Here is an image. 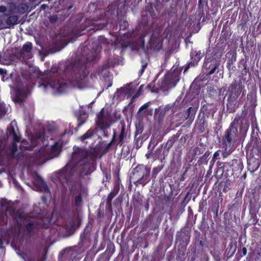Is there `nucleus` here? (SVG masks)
<instances>
[{"instance_id": "nucleus-19", "label": "nucleus", "mask_w": 261, "mask_h": 261, "mask_svg": "<svg viewBox=\"0 0 261 261\" xmlns=\"http://www.w3.org/2000/svg\"><path fill=\"white\" fill-rule=\"evenodd\" d=\"M259 167V160L255 158H251L248 160V170L251 172H255Z\"/></svg>"}, {"instance_id": "nucleus-24", "label": "nucleus", "mask_w": 261, "mask_h": 261, "mask_svg": "<svg viewBox=\"0 0 261 261\" xmlns=\"http://www.w3.org/2000/svg\"><path fill=\"white\" fill-rule=\"evenodd\" d=\"M65 232L67 236L69 237L72 235L75 230V222L74 221H72L70 222L69 225H66L65 226Z\"/></svg>"}, {"instance_id": "nucleus-36", "label": "nucleus", "mask_w": 261, "mask_h": 261, "mask_svg": "<svg viewBox=\"0 0 261 261\" xmlns=\"http://www.w3.org/2000/svg\"><path fill=\"white\" fill-rule=\"evenodd\" d=\"M95 23L93 20L87 19L85 21V24L84 25V27L79 33H77L76 36H80L83 34V33H82V31L86 30L87 28L94 25Z\"/></svg>"}, {"instance_id": "nucleus-30", "label": "nucleus", "mask_w": 261, "mask_h": 261, "mask_svg": "<svg viewBox=\"0 0 261 261\" xmlns=\"http://www.w3.org/2000/svg\"><path fill=\"white\" fill-rule=\"evenodd\" d=\"M1 205L3 207H5L6 212H10L13 211V207L11 204L10 201H8L6 199H2L1 200Z\"/></svg>"}, {"instance_id": "nucleus-9", "label": "nucleus", "mask_w": 261, "mask_h": 261, "mask_svg": "<svg viewBox=\"0 0 261 261\" xmlns=\"http://www.w3.org/2000/svg\"><path fill=\"white\" fill-rule=\"evenodd\" d=\"M71 176V169H69L68 165H66L61 170L56 173L55 180L57 184H59L63 187L68 186Z\"/></svg>"}, {"instance_id": "nucleus-16", "label": "nucleus", "mask_w": 261, "mask_h": 261, "mask_svg": "<svg viewBox=\"0 0 261 261\" xmlns=\"http://www.w3.org/2000/svg\"><path fill=\"white\" fill-rule=\"evenodd\" d=\"M150 48L154 50H159L162 48L163 42L161 38L152 35L149 42Z\"/></svg>"}, {"instance_id": "nucleus-32", "label": "nucleus", "mask_w": 261, "mask_h": 261, "mask_svg": "<svg viewBox=\"0 0 261 261\" xmlns=\"http://www.w3.org/2000/svg\"><path fill=\"white\" fill-rule=\"evenodd\" d=\"M239 120H240V117H236L234 118L233 120L230 124L228 128L235 130V131H238V126L239 125Z\"/></svg>"}, {"instance_id": "nucleus-44", "label": "nucleus", "mask_w": 261, "mask_h": 261, "mask_svg": "<svg viewBox=\"0 0 261 261\" xmlns=\"http://www.w3.org/2000/svg\"><path fill=\"white\" fill-rule=\"evenodd\" d=\"M115 138H116V131H115V130H114V134H113V137H112L111 141L106 145V146L105 148V152L108 151L110 150L112 144L115 143Z\"/></svg>"}, {"instance_id": "nucleus-52", "label": "nucleus", "mask_w": 261, "mask_h": 261, "mask_svg": "<svg viewBox=\"0 0 261 261\" xmlns=\"http://www.w3.org/2000/svg\"><path fill=\"white\" fill-rule=\"evenodd\" d=\"M247 99L248 100H250L251 103H253L254 101V95L253 93L251 92H249L247 95Z\"/></svg>"}, {"instance_id": "nucleus-50", "label": "nucleus", "mask_w": 261, "mask_h": 261, "mask_svg": "<svg viewBox=\"0 0 261 261\" xmlns=\"http://www.w3.org/2000/svg\"><path fill=\"white\" fill-rule=\"evenodd\" d=\"M236 57L233 58L232 57L230 59H228L227 61V68L230 70L231 66L233 65V64L236 62Z\"/></svg>"}, {"instance_id": "nucleus-29", "label": "nucleus", "mask_w": 261, "mask_h": 261, "mask_svg": "<svg viewBox=\"0 0 261 261\" xmlns=\"http://www.w3.org/2000/svg\"><path fill=\"white\" fill-rule=\"evenodd\" d=\"M9 135L12 136L13 137V142L17 143V142H20V137L16 134L14 128L12 126L9 130Z\"/></svg>"}, {"instance_id": "nucleus-33", "label": "nucleus", "mask_w": 261, "mask_h": 261, "mask_svg": "<svg viewBox=\"0 0 261 261\" xmlns=\"http://www.w3.org/2000/svg\"><path fill=\"white\" fill-rule=\"evenodd\" d=\"M142 199L139 193L133 196V203L134 206H138L141 204Z\"/></svg>"}, {"instance_id": "nucleus-35", "label": "nucleus", "mask_w": 261, "mask_h": 261, "mask_svg": "<svg viewBox=\"0 0 261 261\" xmlns=\"http://www.w3.org/2000/svg\"><path fill=\"white\" fill-rule=\"evenodd\" d=\"M237 250V244L236 243H233L232 242H231L228 245V247L227 249L228 254H229L230 256H232L234 253L236 252Z\"/></svg>"}, {"instance_id": "nucleus-61", "label": "nucleus", "mask_w": 261, "mask_h": 261, "mask_svg": "<svg viewBox=\"0 0 261 261\" xmlns=\"http://www.w3.org/2000/svg\"><path fill=\"white\" fill-rule=\"evenodd\" d=\"M204 7V4L202 2V0H198V10H200L203 9Z\"/></svg>"}, {"instance_id": "nucleus-55", "label": "nucleus", "mask_w": 261, "mask_h": 261, "mask_svg": "<svg viewBox=\"0 0 261 261\" xmlns=\"http://www.w3.org/2000/svg\"><path fill=\"white\" fill-rule=\"evenodd\" d=\"M166 113H164V110H161L158 116V120L159 122L162 121Z\"/></svg>"}, {"instance_id": "nucleus-26", "label": "nucleus", "mask_w": 261, "mask_h": 261, "mask_svg": "<svg viewBox=\"0 0 261 261\" xmlns=\"http://www.w3.org/2000/svg\"><path fill=\"white\" fill-rule=\"evenodd\" d=\"M125 136V125L124 124L121 126V132L119 135L116 145L122 146L123 145L124 143V138Z\"/></svg>"}, {"instance_id": "nucleus-45", "label": "nucleus", "mask_w": 261, "mask_h": 261, "mask_svg": "<svg viewBox=\"0 0 261 261\" xmlns=\"http://www.w3.org/2000/svg\"><path fill=\"white\" fill-rule=\"evenodd\" d=\"M83 202L82 196L81 193H79L74 199V204L76 206H81Z\"/></svg>"}, {"instance_id": "nucleus-23", "label": "nucleus", "mask_w": 261, "mask_h": 261, "mask_svg": "<svg viewBox=\"0 0 261 261\" xmlns=\"http://www.w3.org/2000/svg\"><path fill=\"white\" fill-rule=\"evenodd\" d=\"M221 171L222 174L225 173V176H231L234 174L230 163H224Z\"/></svg>"}, {"instance_id": "nucleus-28", "label": "nucleus", "mask_w": 261, "mask_h": 261, "mask_svg": "<svg viewBox=\"0 0 261 261\" xmlns=\"http://www.w3.org/2000/svg\"><path fill=\"white\" fill-rule=\"evenodd\" d=\"M18 17L17 15L9 16L6 20V23L11 26L18 23Z\"/></svg>"}, {"instance_id": "nucleus-48", "label": "nucleus", "mask_w": 261, "mask_h": 261, "mask_svg": "<svg viewBox=\"0 0 261 261\" xmlns=\"http://www.w3.org/2000/svg\"><path fill=\"white\" fill-rule=\"evenodd\" d=\"M20 90L18 89L16 91V95L15 96V101L17 102H22L23 101V97L20 94Z\"/></svg>"}, {"instance_id": "nucleus-41", "label": "nucleus", "mask_w": 261, "mask_h": 261, "mask_svg": "<svg viewBox=\"0 0 261 261\" xmlns=\"http://www.w3.org/2000/svg\"><path fill=\"white\" fill-rule=\"evenodd\" d=\"M89 239V236L86 235H83L82 233L80 234V241L79 242V245L82 247H84L85 246L87 241Z\"/></svg>"}, {"instance_id": "nucleus-11", "label": "nucleus", "mask_w": 261, "mask_h": 261, "mask_svg": "<svg viewBox=\"0 0 261 261\" xmlns=\"http://www.w3.org/2000/svg\"><path fill=\"white\" fill-rule=\"evenodd\" d=\"M254 193H249L248 195H245L244 197L245 202L247 201L249 202V213L251 215L252 217L253 216H256V214L258 212V210L259 208V204L258 202L256 200V199L254 198Z\"/></svg>"}, {"instance_id": "nucleus-57", "label": "nucleus", "mask_w": 261, "mask_h": 261, "mask_svg": "<svg viewBox=\"0 0 261 261\" xmlns=\"http://www.w3.org/2000/svg\"><path fill=\"white\" fill-rule=\"evenodd\" d=\"M221 150H218L217 151H216L213 154V158H214V159H216V160H217L219 159V156L220 155V153L221 152Z\"/></svg>"}, {"instance_id": "nucleus-10", "label": "nucleus", "mask_w": 261, "mask_h": 261, "mask_svg": "<svg viewBox=\"0 0 261 261\" xmlns=\"http://www.w3.org/2000/svg\"><path fill=\"white\" fill-rule=\"evenodd\" d=\"M180 73L178 70L166 74L162 81V88H173L176 86L180 80Z\"/></svg>"}, {"instance_id": "nucleus-56", "label": "nucleus", "mask_w": 261, "mask_h": 261, "mask_svg": "<svg viewBox=\"0 0 261 261\" xmlns=\"http://www.w3.org/2000/svg\"><path fill=\"white\" fill-rule=\"evenodd\" d=\"M49 21L51 23H55L58 20V17L57 15L51 16L49 18Z\"/></svg>"}, {"instance_id": "nucleus-59", "label": "nucleus", "mask_w": 261, "mask_h": 261, "mask_svg": "<svg viewBox=\"0 0 261 261\" xmlns=\"http://www.w3.org/2000/svg\"><path fill=\"white\" fill-rule=\"evenodd\" d=\"M172 108V105H166L165 108L163 109L164 110V113H166L167 112L170 111Z\"/></svg>"}, {"instance_id": "nucleus-8", "label": "nucleus", "mask_w": 261, "mask_h": 261, "mask_svg": "<svg viewBox=\"0 0 261 261\" xmlns=\"http://www.w3.org/2000/svg\"><path fill=\"white\" fill-rule=\"evenodd\" d=\"M97 120L96 121V126L100 130L103 132V136L107 138L109 136V133L107 130L111 125V121L109 117L105 115L103 109H102L97 114Z\"/></svg>"}, {"instance_id": "nucleus-4", "label": "nucleus", "mask_w": 261, "mask_h": 261, "mask_svg": "<svg viewBox=\"0 0 261 261\" xmlns=\"http://www.w3.org/2000/svg\"><path fill=\"white\" fill-rule=\"evenodd\" d=\"M242 91V85L241 80L238 81L234 80L228 87L225 96L226 99V109L229 113H233L236 112L238 107L237 106V99Z\"/></svg>"}, {"instance_id": "nucleus-64", "label": "nucleus", "mask_w": 261, "mask_h": 261, "mask_svg": "<svg viewBox=\"0 0 261 261\" xmlns=\"http://www.w3.org/2000/svg\"><path fill=\"white\" fill-rule=\"evenodd\" d=\"M216 160V159H214V158H212V159L210 162V165H209L210 170H212Z\"/></svg>"}, {"instance_id": "nucleus-20", "label": "nucleus", "mask_w": 261, "mask_h": 261, "mask_svg": "<svg viewBox=\"0 0 261 261\" xmlns=\"http://www.w3.org/2000/svg\"><path fill=\"white\" fill-rule=\"evenodd\" d=\"M231 36L230 30L225 25L223 26L220 34V40L222 43H225Z\"/></svg>"}, {"instance_id": "nucleus-5", "label": "nucleus", "mask_w": 261, "mask_h": 261, "mask_svg": "<svg viewBox=\"0 0 261 261\" xmlns=\"http://www.w3.org/2000/svg\"><path fill=\"white\" fill-rule=\"evenodd\" d=\"M150 173L149 168L144 165H138L133 169L130 178L135 180L134 184L135 185H141L144 186L150 180Z\"/></svg>"}, {"instance_id": "nucleus-2", "label": "nucleus", "mask_w": 261, "mask_h": 261, "mask_svg": "<svg viewBox=\"0 0 261 261\" xmlns=\"http://www.w3.org/2000/svg\"><path fill=\"white\" fill-rule=\"evenodd\" d=\"M73 149L71 162L74 166H83V173L85 175L90 174L95 168L98 156L97 152L95 150H89L76 146H74Z\"/></svg>"}, {"instance_id": "nucleus-46", "label": "nucleus", "mask_w": 261, "mask_h": 261, "mask_svg": "<svg viewBox=\"0 0 261 261\" xmlns=\"http://www.w3.org/2000/svg\"><path fill=\"white\" fill-rule=\"evenodd\" d=\"M145 10L146 12L148 13V14H149V15L151 16L152 18H155L156 14L151 6L149 7L147 6L145 8Z\"/></svg>"}, {"instance_id": "nucleus-34", "label": "nucleus", "mask_w": 261, "mask_h": 261, "mask_svg": "<svg viewBox=\"0 0 261 261\" xmlns=\"http://www.w3.org/2000/svg\"><path fill=\"white\" fill-rule=\"evenodd\" d=\"M211 152L209 150H207L204 154L199 159L198 162L199 164H207L208 161V158L210 156Z\"/></svg>"}, {"instance_id": "nucleus-49", "label": "nucleus", "mask_w": 261, "mask_h": 261, "mask_svg": "<svg viewBox=\"0 0 261 261\" xmlns=\"http://www.w3.org/2000/svg\"><path fill=\"white\" fill-rule=\"evenodd\" d=\"M193 151L194 155H198L202 154L204 150L199 147H196L194 148Z\"/></svg>"}, {"instance_id": "nucleus-6", "label": "nucleus", "mask_w": 261, "mask_h": 261, "mask_svg": "<svg viewBox=\"0 0 261 261\" xmlns=\"http://www.w3.org/2000/svg\"><path fill=\"white\" fill-rule=\"evenodd\" d=\"M221 61L215 55L206 56L202 65V71L206 75H211L216 72H218V68Z\"/></svg>"}, {"instance_id": "nucleus-42", "label": "nucleus", "mask_w": 261, "mask_h": 261, "mask_svg": "<svg viewBox=\"0 0 261 261\" xmlns=\"http://www.w3.org/2000/svg\"><path fill=\"white\" fill-rule=\"evenodd\" d=\"M247 252V248L245 246H243L242 247H240L238 249L237 254L239 255V257H242L246 255Z\"/></svg>"}, {"instance_id": "nucleus-18", "label": "nucleus", "mask_w": 261, "mask_h": 261, "mask_svg": "<svg viewBox=\"0 0 261 261\" xmlns=\"http://www.w3.org/2000/svg\"><path fill=\"white\" fill-rule=\"evenodd\" d=\"M179 136L180 134L177 133L168 139L164 147L163 154L164 156H167L168 155L170 149L173 146L174 143L177 141Z\"/></svg>"}, {"instance_id": "nucleus-17", "label": "nucleus", "mask_w": 261, "mask_h": 261, "mask_svg": "<svg viewBox=\"0 0 261 261\" xmlns=\"http://www.w3.org/2000/svg\"><path fill=\"white\" fill-rule=\"evenodd\" d=\"M161 220L158 219L155 221L153 220V216L151 215H148L146 220L144 221L143 225L147 227L150 228L151 230H155L158 228Z\"/></svg>"}, {"instance_id": "nucleus-21", "label": "nucleus", "mask_w": 261, "mask_h": 261, "mask_svg": "<svg viewBox=\"0 0 261 261\" xmlns=\"http://www.w3.org/2000/svg\"><path fill=\"white\" fill-rule=\"evenodd\" d=\"M194 244L196 247L202 248L204 245L203 236L198 231H195Z\"/></svg>"}, {"instance_id": "nucleus-38", "label": "nucleus", "mask_w": 261, "mask_h": 261, "mask_svg": "<svg viewBox=\"0 0 261 261\" xmlns=\"http://www.w3.org/2000/svg\"><path fill=\"white\" fill-rule=\"evenodd\" d=\"M143 130V126H141L140 125H139L136 126V129L135 133V140H136L137 142H138V141L141 139L142 137L139 136L137 138V136L138 135H140L142 134Z\"/></svg>"}, {"instance_id": "nucleus-60", "label": "nucleus", "mask_w": 261, "mask_h": 261, "mask_svg": "<svg viewBox=\"0 0 261 261\" xmlns=\"http://www.w3.org/2000/svg\"><path fill=\"white\" fill-rule=\"evenodd\" d=\"M108 250H110V251L112 250L111 253V254H113L115 251L114 246H113V247L112 248L111 245H108L107 247L106 251L108 252Z\"/></svg>"}, {"instance_id": "nucleus-14", "label": "nucleus", "mask_w": 261, "mask_h": 261, "mask_svg": "<svg viewBox=\"0 0 261 261\" xmlns=\"http://www.w3.org/2000/svg\"><path fill=\"white\" fill-rule=\"evenodd\" d=\"M230 163L234 174H238L242 172L244 168V165L241 159L239 157H237Z\"/></svg>"}, {"instance_id": "nucleus-31", "label": "nucleus", "mask_w": 261, "mask_h": 261, "mask_svg": "<svg viewBox=\"0 0 261 261\" xmlns=\"http://www.w3.org/2000/svg\"><path fill=\"white\" fill-rule=\"evenodd\" d=\"M120 178L119 177V171L117 173V179H116V182L115 184L113 189L111 192L114 194V195L116 196L118 193H119V191L120 190Z\"/></svg>"}, {"instance_id": "nucleus-13", "label": "nucleus", "mask_w": 261, "mask_h": 261, "mask_svg": "<svg viewBox=\"0 0 261 261\" xmlns=\"http://www.w3.org/2000/svg\"><path fill=\"white\" fill-rule=\"evenodd\" d=\"M32 43L31 42H27L24 44H23L22 48L20 50V54L21 57L24 60L31 59L33 57L32 53Z\"/></svg>"}, {"instance_id": "nucleus-1", "label": "nucleus", "mask_w": 261, "mask_h": 261, "mask_svg": "<svg viewBox=\"0 0 261 261\" xmlns=\"http://www.w3.org/2000/svg\"><path fill=\"white\" fill-rule=\"evenodd\" d=\"M91 54L85 58L86 62L84 63L78 61L67 65L64 71L65 78L59 77V69L52 67L44 75L47 77L48 82L44 83L43 86L46 88L49 86L59 93L65 92L67 88H83L85 86V80L89 72L87 68V63L94 62L97 58L95 51H92Z\"/></svg>"}, {"instance_id": "nucleus-22", "label": "nucleus", "mask_w": 261, "mask_h": 261, "mask_svg": "<svg viewBox=\"0 0 261 261\" xmlns=\"http://www.w3.org/2000/svg\"><path fill=\"white\" fill-rule=\"evenodd\" d=\"M196 111L195 108L189 107L184 113V116L186 119H188L191 121H193L196 114Z\"/></svg>"}, {"instance_id": "nucleus-15", "label": "nucleus", "mask_w": 261, "mask_h": 261, "mask_svg": "<svg viewBox=\"0 0 261 261\" xmlns=\"http://www.w3.org/2000/svg\"><path fill=\"white\" fill-rule=\"evenodd\" d=\"M201 51H194L190 54V62L188 63L187 67L186 68L185 71L190 67H194L198 65V62L202 58Z\"/></svg>"}, {"instance_id": "nucleus-58", "label": "nucleus", "mask_w": 261, "mask_h": 261, "mask_svg": "<svg viewBox=\"0 0 261 261\" xmlns=\"http://www.w3.org/2000/svg\"><path fill=\"white\" fill-rule=\"evenodd\" d=\"M108 68V66L107 65H103L100 69H99L97 71V73L98 74H101L102 73V72L105 70V69H107Z\"/></svg>"}, {"instance_id": "nucleus-3", "label": "nucleus", "mask_w": 261, "mask_h": 261, "mask_svg": "<svg viewBox=\"0 0 261 261\" xmlns=\"http://www.w3.org/2000/svg\"><path fill=\"white\" fill-rule=\"evenodd\" d=\"M238 131L226 129L221 138L222 155L226 158L231 154L239 145Z\"/></svg>"}, {"instance_id": "nucleus-54", "label": "nucleus", "mask_w": 261, "mask_h": 261, "mask_svg": "<svg viewBox=\"0 0 261 261\" xmlns=\"http://www.w3.org/2000/svg\"><path fill=\"white\" fill-rule=\"evenodd\" d=\"M91 228L88 226H87L85 227L83 231L81 233H82L83 235H86L89 236Z\"/></svg>"}, {"instance_id": "nucleus-62", "label": "nucleus", "mask_w": 261, "mask_h": 261, "mask_svg": "<svg viewBox=\"0 0 261 261\" xmlns=\"http://www.w3.org/2000/svg\"><path fill=\"white\" fill-rule=\"evenodd\" d=\"M188 171V169L187 168L185 171L183 172V173L182 174L181 176V177H180V181H184L186 179V174H187V172Z\"/></svg>"}, {"instance_id": "nucleus-40", "label": "nucleus", "mask_w": 261, "mask_h": 261, "mask_svg": "<svg viewBox=\"0 0 261 261\" xmlns=\"http://www.w3.org/2000/svg\"><path fill=\"white\" fill-rule=\"evenodd\" d=\"M162 167L160 166H158L153 168L152 171L151 178L153 181H155L158 174L161 171Z\"/></svg>"}, {"instance_id": "nucleus-51", "label": "nucleus", "mask_w": 261, "mask_h": 261, "mask_svg": "<svg viewBox=\"0 0 261 261\" xmlns=\"http://www.w3.org/2000/svg\"><path fill=\"white\" fill-rule=\"evenodd\" d=\"M7 113V110L5 108L4 103H0V117L4 116Z\"/></svg>"}, {"instance_id": "nucleus-53", "label": "nucleus", "mask_w": 261, "mask_h": 261, "mask_svg": "<svg viewBox=\"0 0 261 261\" xmlns=\"http://www.w3.org/2000/svg\"><path fill=\"white\" fill-rule=\"evenodd\" d=\"M142 67H141V69L139 70L140 75H142L144 73L145 69L146 68V67L147 66V63L146 62H145V61H142Z\"/></svg>"}, {"instance_id": "nucleus-39", "label": "nucleus", "mask_w": 261, "mask_h": 261, "mask_svg": "<svg viewBox=\"0 0 261 261\" xmlns=\"http://www.w3.org/2000/svg\"><path fill=\"white\" fill-rule=\"evenodd\" d=\"M116 196L111 192L109 193L106 200V206L111 209L112 206V200Z\"/></svg>"}, {"instance_id": "nucleus-7", "label": "nucleus", "mask_w": 261, "mask_h": 261, "mask_svg": "<svg viewBox=\"0 0 261 261\" xmlns=\"http://www.w3.org/2000/svg\"><path fill=\"white\" fill-rule=\"evenodd\" d=\"M50 225V219L44 218L30 222L25 225L27 234L31 236L35 230L47 229Z\"/></svg>"}, {"instance_id": "nucleus-47", "label": "nucleus", "mask_w": 261, "mask_h": 261, "mask_svg": "<svg viewBox=\"0 0 261 261\" xmlns=\"http://www.w3.org/2000/svg\"><path fill=\"white\" fill-rule=\"evenodd\" d=\"M207 205L206 201L204 200H202L200 201L199 204V212L204 211L205 212L206 210V206Z\"/></svg>"}, {"instance_id": "nucleus-27", "label": "nucleus", "mask_w": 261, "mask_h": 261, "mask_svg": "<svg viewBox=\"0 0 261 261\" xmlns=\"http://www.w3.org/2000/svg\"><path fill=\"white\" fill-rule=\"evenodd\" d=\"M219 208V203L218 201L215 200L212 201V204L211 205V210L212 212H213L214 214V218H217L218 216V211Z\"/></svg>"}, {"instance_id": "nucleus-25", "label": "nucleus", "mask_w": 261, "mask_h": 261, "mask_svg": "<svg viewBox=\"0 0 261 261\" xmlns=\"http://www.w3.org/2000/svg\"><path fill=\"white\" fill-rule=\"evenodd\" d=\"M206 122L205 118L204 116H202L200 118L198 117L197 120L196 121V126L197 129L201 133L203 132L205 130V124Z\"/></svg>"}, {"instance_id": "nucleus-63", "label": "nucleus", "mask_w": 261, "mask_h": 261, "mask_svg": "<svg viewBox=\"0 0 261 261\" xmlns=\"http://www.w3.org/2000/svg\"><path fill=\"white\" fill-rule=\"evenodd\" d=\"M238 204H239V203H237V202H235L234 203L232 204H229L228 206V210H230V209H232L233 208H236V207H237Z\"/></svg>"}, {"instance_id": "nucleus-37", "label": "nucleus", "mask_w": 261, "mask_h": 261, "mask_svg": "<svg viewBox=\"0 0 261 261\" xmlns=\"http://www.w3.org/2000/svg\"><path fill=\"white\" fill-rule=\"evenodd\" d=\"M94 134V130L93 129H90L85 134L81 137V139L82 141H84L87 139L91 138Z\"/></svg>"}, {"instance_id": "nucleus-43", "label": "nucleus", "mask_w": 261, "mask_h": 261, "mask_svg": "<svg viewBox=\"0 0 261 261\" xmlns=\"http://www.w3.org/2000/svg\"><path fill=\"white\" fill-rule=\"evenodd\" d=\"M10 152H9V156H13L16 151H17V144L15 143V142H12V145L10 149Z\"/></svg>"}, {"instance_id": "nucleus-12", "label": "nucleus", "mask_w": 261, "mask_h": 261, "mask_svg": "<svg viewBox=\"0 0 261 261\" xmlns=\"http://www.w3.org/2000/svg\"><path fill=\"white\" fill-rule=\"evenodd\" d=\"M202 253L197 251L195 246H190L187 254V261H202Z\"/></svg>"}]
</instances>
